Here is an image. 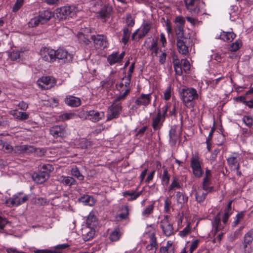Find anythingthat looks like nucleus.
Segmentation results:
<instances>
[{
  "mask_svg": "<svg viewBox=\"0 0 253 253\" xmlns=\"http://www.w3.org/2000/svg\"><path fill=\"white\" fill-rule=\"evenodd\" d=\"M128 93L129 90L127 89L122 94L117 96L114 100L112 104L108 108L107 115V121H110L118 117L122 110L121 101L124 100Z\"/></svg>",
  "mask_w": 253,
  "mask_h": 253,
  "instance_id": "1",
  "label": "nucleus"
},
{
  "mask_svg": "<svg viewBox=\"0 0 253 253\" xmlns=\"http://www.w3.org/2000/svg\"><path fill=\"white\" fill-rule=\"evenodd\" d=\"M180 96L184 105L189 108L194 106L193 101L198 97L196 90L193 88L182 89Z\"/></svg>",
  "mask_w": 253,
  "mask_h": 253,
  "instance_id": "2",
  "label": "nucleus"
},
{
  "mask_svg": "<svg viewBox=\"0 0 253 253\" xmlns=\"http://www.w3.org/2000/svg\"><path fill=\"white\" fill-rule=\"evenodd\" d=\"M77 7L73 6H63L55 10V15L59 20H65L74 16L77 11Z\"/></svg>",
  "mask_w": 253,
  "mask_h": 253,
  "instance_id": "3",
  "label": "nucleus"
},
{
  "mask_svg": "<svg viewBox=\"0 0 253 253\" xmlns=\"http://www.w3.org/2000/svg\"><path fill=\"white\" fill-rule=\"evenodd\" d=\"M253 242V229H252L245 234L241 246V248L244 253H251L252 252Z\"/></svg>",
  "mask_w": 253,
  "mask_h": 253,
  "instance_id": "4",
  "label": "nucleus"
},
{
  "mask_svg": "<svg viewBox=\"0 0 253 253\" xmlns=\"http://www.w3.org/2000/svg\"><path fill=\"white\" fill-rule=\"evenodd\" d=\"M28 199V196L27 195L22 196V194L19 193L14 195L12 197L7 199L5 203L7 206L12 207L17 206L26 202Z\"/></svg>",
  "mask_w": 253,
  "mask_h": 253,
  "instance_id": "5",
  "label": "nucleus"
},
{
  "mask_svg": "<svg viewBox=\"0 0 253 253\" xmlns=\"http://www.w3.org/2000/svg\"><path fill=\"white\" fill-rule=\"evenodd\" d=\"M37 84L42 89H49L55 85L56 80L52 77L44 76L38 80Z\"/></svg>",
  "mask_w": 253,
  "mask_h": 253,
  "instance_id": "6",
  "label": "nucleus"
},
{
  "mask_svg": "<svg viewBox=\"0 0 253 253\" xmlns=\"http://www.w3.org/2000/svg\"><path fill=\"white\" fill-rule=\"evenodd\" d=\"M149 243L146 247V252L147 253H156L158 248V244L155 236V229L149 234Z\"/></svg>",
  "mask_w": 253,
  "mask_h": 253,
  "instance_id": "7",
  "label": "nucleus"
},
{
  "mask_svg": "<svg viewBox=\"0 0 253 253\" xmlns=\"http://www.w3.org/2000/svg\"><path fill=\"white\" fill-rule=\"evenodd\" d=\"M191 166L194 175L197 177H201L203 174V171L201 169L199 157L198 155L196 154L192 157L191 160Z\"/></svg>",
  "mask_w": 253,
  "mask_h": 253,
  "instance_id": "8",
  "label": "nucleus"
},
{
  "mask_svg": "<svg viewBox=\"0 0 253 253\" xmlns=\"http://www.w3.org/2000/svg\"><path fill=\"white\" fill-rule=\"evenodd\" d=\"M40 55L42 58L45 61L53 62L55 61L56 52L53 49L47 47H42L40 50Z\"/></svg>",
  "mask_w": 253,
  "mask_h": 253,
  "instance_id": "9",
  "label": "nucleus"
},
{
  "mask_svg": "<svg viewBox=\"0 0 253 253\" xmlns=\"http://www.w3.org/2000/svg\"><path fill=\"white\" fill-rule=\"evenodd\" d=\"M86 118L92 122H97L104 117V113L102 111L90 110L85 112Z\"/></svg>",
  "mask_w": 253,
  "mask_h": 253,
  "instance_id": "10",
  "label": "nucleus"
},
{
  "mask_svg": "<svg viewBox=\"0 0 253 253\" xmlns=\"http://www.w3.org/2000/svg\"><path fill=\"white\" fill-rule=\"evenodd\" d=\"M91 38L93 41L96 48H104L107 46V38L104 35H97V36H91Z\"/></svg>",
  "mask_w": 253,
  "mask_h": 253,
  "instance_id": "11",
  "label": "nucleus"
},
{
  "mask_svg": "<svg viewBox=\"0 0 253 253\" xmlns=\"http://www.w3.org/2000/svg\"><path fill=\"white\" fill-rule=\"evenodd\" d=\"M56 52V56L55 57V60L58 59L59 60H62L63 62H70L72 61L73 59V55L69 53L67 50L60 48L57 50H55Z\"/></svg>",
  "mask_w": 253,
  "mask_h": 253,
  "instance_id": "12",
  "label": "nucleus"
},
{
  "mask_svg": "<svg viewBox=\"0 0 253 253\" xmlns=\"http://www.w3.org/2000/svg\"><path fill=\"white\" fill-rule=\"evenodd\" d=\"M161 227L164 234L167 236H170L173 234L172 225L167 217H165L161 221Z\"/></svg>",
  "mask_w": 253,
  "mask_h": 253,
  "instance_id": "13",
  "label": "nucleus"
},
{
  "mask_svg": "<svg viewBox=\"0 0 253 253\" xmlns=\"http://www.w3.org/2000/svg\"><path fill=\"white\" fill-rule=\"evenodd\" d=\"M49 132L55 138L63 137L66 134L65 127L63 126H54L50 128Z\"/></svg>",
  "mask_w": 253,
  "mask_h": 253,
  "instance_id": "14",
  "label": "nucleus"
},
{
  "mask_svg": "<svg viewBox=\"0 0 253 253\" xmlns=\"http://www.w3.org/2000/svg\"><path fill=\"white\" fill-rule=\"evenodd\" d=\"M199 2V1L191 0H185L187 9L193 15H197L200 11L198 6Z\"/></svg>",
  "mask_w": 253,
  "mask_h": 253,
  "instance_id": "15",
  "label": "nucleus"
},
{
  "mask_svg": "<svg viewBox=\"0 0 253 253\" xmlns=\"http://www.w3.org/2000/svg\"><path fill=\"white\" fill-rule=\"evenodd\" d=\"M186 38L176 39V45L180 53L186 55L188 53V47L185 44Z\"/></svg>",
  "mask_w": 253,
  "mask_h": 253,
  "instance_id": "16",
  "label": "nucleus"
},
{
  "mask_svg": "<svg viewBox=\"0 0 253 253\" xmlns=\"http://www.w3.org/2000/svg\"><path fill=\"white\" fill-rule=\"evenodd\" d=\"M151 102V94H141L140 96L137 98L135 104L137 106L143 105L146 106L148 105Z\"/></svg>",
  "mask_w": 253,
  "mask_h": 253,
  "instance_id": "17",
  "label": "nucleus"
},
{
  "mask_svg": "<svg viewBox=\"0 0 253 253\" xmlns=\"http://www.w3.org/2000/svg\"><path fill=\"white\" fill-rule=\"evenodd\" d=\"M86 224L91 228H94L98 224V221L96 216V213L91 211L88 215L86 221Z\"/></svg>",
  "mask_w": 253,
  "mask_h": 253,
  "instance_id": "18",
  "label": "nucleus"
},
{
  "mask_svg": "<svg viewBox=\"0 0 253 253\" xmlns=\"http://www.w3.org/2000/svg\"><path fill=\"white\" fill-rule=\"evenodd\" d=\"M152 28V23L150 21L144 22L142 25V29L138 35V41L145 36Z\"/></svg>",
  "mask_w": 253,
  "mask_h": 253,
  "instance_id": "19",
  "label": "nucleus"
},
{
  "mask_svg": "<svg viewBox=\"0 0 253 253\" xmlns=\"http://www.w3.org/2000/svg\"><path fill=\"white\" fill-rule=\"evenodd\" d=\"M65 101L68 105L72 107H78L81 103V99L79 98L73 96H67Z\"/></svg>",
  "mask_w": 253,
  "mask_h": 253,
  "instance_id": "20",
  "label": "nucleus"
},
{
  "mask_svg": "<svg viewBox=\"0 0 253 253\" xmlns=\"http://www.w3.org/2000/svg\"><path fill=\"white\" fill-rule=\"evenodd\" d=\"M34 150L33 147L29 145L17 146L14 148L15 153L17 154L32 152Z\"/></svg>",
  "mask_w": 253,
  "mask_h": 253,
  "instance_id": "21",
  "label": "nucleus"
},
{
  "mask_svg": "<svg viewBox=\"0 0 253 253\" xmlns=\"http://www.w3.org/2000/svg\"><path fill=\"white\" fill-rule=\"evenodd\" d=\"M57 180L65 185L71 186L76 184V180L70 176H60L58 177Z\"/></svg>",
  "mask_w": 253,
  "mask_h": 253,
  "instance_id": "22",
  "label": "nucleus"
},
{
  "mask_svg": "<svg viewBox=\"0 0 253 253\" xmlns=\"http://www.w3.org/2000/svg\"><path fill=\"white\" fill-rule=\"evenodd\" d=\"M235 36L236 35L232 32H222L220 35L219 38L225 42H231L234 40Z\"/></svg>",
  "mask_w": 253,
  "mask_h": 253,
  "instance_id": "23",
  "label": "nucleus"
},
{
  "mask_svg": "<svg viewBox=\"0 0 253 253\" xmlns=\"http://www.w3.org/2000/svg\"><path fill=\"white\" fill-rule=\"evenodd\" d=\"M33 178L36 182L39 184H42L44 182L49 178V177L47 176L46 173L44 174V173L40 171L35 176H33Z\"/></svg>",
  "mask_w": 253,
  "mask_h": 253,
  "instance_id": "24",
  "label": "nucleus"
},
{
  "mask_svg": "<svg viewBox=\"0 0 253 253\" xmlns=\"http://www.w3.org/2000/svg\"><path fill=\"white\" fill-rule=\"evenodd\" d=\"M208 192H205L202 188H198L196 192L195 198L196 200L198 203L203 202L206 199Z\"/></svg>",
  "mask_w": 253,
  "mask_h": 253,
  "instance_id": "25",
  "label": "nucleus"
},
{
  "mask_svg": "<svg viewBox=\"0 0 253 253\" xmlns=\"http://www.w3.org/2000/svg\"><path fill=\"white\" fill-rule=\"evenodd\" d=\"M161 253H174V247L172 243L168 241L166 246H162L160 248Z\"/></svg>",
  "mask_w": 253,
  "mask_h": 253,
  "instance_id": "26",
  "label": "nucleus"
},
{
  "mask_svg": "<svg viewBox=\"0 0 253 253\" xmlns=\"http://www.w3.org/2000/svg\"><path fill=\"white\" fill-rule=\"evenodd\" d=\"M38 17L41 21V24H43L50 20L52 17V14L48 10H44Z\"/></svg>",
  "mask_w": 253,
  "mask_h": 253,
  "instance_id": "27",
  "label": "nucleus"
},
{
  "mask_svg": "<svg viewBox=\"0 0 253 253\" xmlns=\"http://www.w3.org/2000/svg\"><path fill=\"white\" fill-rule=\"evenodd\" d=\"M79 201L86 205L92 206L94 204L93 199L89 195H86L82 196L79 199Z\"/></svg>",
  "mask_w": 253,
  "mask_h": 253,
  "instance_id": "28",
  "label": "nucleus"
},
{
  "mask_svg": "<svg viewBox=\"0 0 253 253\" xmlns=\"http://www.w3.org/2000/svg\"><path fill=\"white\" fill-rule=\"evenodd\" d=\"M93 228H91L90 226L85 227L84 229V239L86 240H89L92 238L94 235V230L93 229Z\"/></svg>",
  "mask_w": 253,
  "mask_h": 253,
  "instance_id": "29",
  "label": "nucleus"
},
{
  "mask_svg": "<svg viewBox=\"0 0 253 253\" xmlns=\"http://www.w3.org/2000/svg\"><path fill=\"white\" fill-rule=\"evenodd\" d=\"M161 114L160 112H159L157 116L153 119L152 127L154 130H157L160 128L161 126Z\"/></svg>",
  "mask_w": 253,
  "mask_h": 253,
  "instance_id": "30",
  "label": "nucleus"
},
{
  "mask_svg": "<svg viewBox=\"0 0 253 253\" xmlns=\"http://www.w3.org/2000/svg\"><path fill=\"white\" fill-rule=\"evenodd\" d=\"M112 10V7L111 6L106 5L100 11V16L103 18H106L110 15Z\"/></svg>",
  "mask_w": 253,
  "mask_h": 253,
  "instance_id": "31",
  "label": "nucleus"
},
{
  "mask_svg": "<svg viewBox=\"0 0 253 253\" xmlns=\"http://www.w3.org/2000/svg\"><path fill=\"white\" fill-rule=\"evenodd\" d=\"M122 235V233L119 229H115L111 233L109 238L112 242L118 241Z\"/></svg>",
  "mask_w": 253,
  "mask_h": 253,
  "instance_id": "32",
  "label": "nucleus"
},
{
  "mask_svg": "<svg viewBox=\"0 0 253 253\" xmlns=\"http://www.w3.org/2000/svg\"><path fill=\"white\" fill-rule=\"evenodd\" d=\"M107 61L110 65L114 64L116 63L120 62L118 58V53H114L108 56Z\"/></svg>",
  "mask_w": 253,
  "mask_h": 253,
  "instance_id": "33",
  "label": "nucleus"
},
{
  "mask_svg": "<svg viewBox=\"0 0 253 253\" xmlns=\"http://www.w3.org/2000/svg\"><path fill=\"white\" fill-rule=\"evenodd\" d=\"M184 25H177L175 28V32L176 35V39L185 38L184 37Z\"/></svg>",
  "mask_w": 253,
  "mask_h": 253,
  "instance_id": "34",
  "label": "nucleus"
},
{
  "mask_svg": "<svg viewBox=\"0 0 253 253\" xmlns=\"http://www.w3.org/2000/svg\"><path fill=\"white\" fill-rule=\"evenodd\" d=\"M71 174L76 177L79 180H83L84 176L80 173L78 168L77 167H73L71 170Z\"/></svg>",
  "mask_w": 253,
  "mask_h": 253,
  "instance_id": "35",
  "label": "nucleus"
},
{
  "mask_svg": "<svg viewBox=\"0 0 253 253\" xmlns=\"http://www.w3.org/2000/svg\"><path fill=\"white\" fill-rule=\"evenodd\" d=\"M53 170V168L51 165L50 164H45L42 165L40 169V171L44 173V174L46 173L48 177L49 176L50 173Z\"/></svg>",
  "mask_w": 253,
  "mask_h": 253,
  "instance_id": "36",
  "label": "nucleus"
},
{
  "mask_svg": "<svg viewBox=\"0 0 253 253\" xmlns=\"http://www.w3.org/2000/svg\"><path fill=\"white\" fill-rule=\"evenodd\" d=\"M150 50L152 51V54L153 55L157 56L159 49L157 47V41L152 40L151 45L148 47Z\"/></svg>",
  "mask_w": 253,
  "mask_h": 253,
  "instance_id": "37",
  "label": "nucleus"
},
{
  "mask_svg": "<svg viewBox=\"0 0 253 253\" xmlns=\"http://www.w3.org/2000/svg\"><path fill=\"white\" fill-rule=\"evenodd\" d=\"M130 33V30H129L127 28L125 27L123 29V36L122 41L124 44H126L127 43L129 38Z\"/></svg>",
  "mask_w": 253,
  "mask_h": 253,
  "instance_id": "38",
  "label": "nucleus"
},
{
  "mask_svg": "<svg viewBox=\"0 0 253 253\" xmlns=\"http://www.w3.org/2000/svg\"><path fill=\"white\" fill-rule=\"evenodd\" d=\"M169 179L170 176L168 174V171L167 169H165L162 178L163 185H168L169 183Z\"/></svg>",
  "mask_w": 253,
  "mask_h": 253,
  "instance_id": "39",
  "label": "nucleus"
},
{
  "mask_svg": "<svg viewBox=\"0 0 253 253\" xmlns=\"http://www.w3.org/2000/svg\"><path fill=\"white\" fill-rule=\"evenodd\" d=\"M39 24H41V21L39 17L37 16L32 18L28 24L29 27H35L39 25Z\"/></svg>",
  "mask_w": 253,
  "mask_h": 253,
  "instance_id": "40",
  "label": "nucleus"
},
{
  "mask_svg": "<svg viewBox=\"0 0 253 253\" xmlns=\"http://www.w3.org/2000/svg\"><path fill=\"white\" fill-rule=\"evenodd\" d=\"M126 23L128 27H132L134 25V19L130 13H127L126 16Z\"/></svg>",
  "mask_w": 253,
  "mask_h": 253,
  "instance_id": "41",
  "label": "nucleus"
},
{
  "mask_svg": "<svg viewBox=\"0 0 253 253\" xmlns=\"http://www.w3.org/2000/svg\"><path fill=\"white\" fill-rule=\"evenodd\" d=\"M176 196L177 201L179 204H183L187 201L188 198L185 197L184 195L180 192L176 193Z\"/></svg>",
  "mask_w": 253,
  "mask_h": 253,
  "instance_id": "42",
  "label": "nucleus"
},
{
  "mask_svg": "<svg viewBox=\"0 0 253 253\" xmlns=\"http://www.w3.org/2000/svg\"><path fill=\"white\" fill-rule=\"evenodd\" d=\"M243 121L249 127L253 126V118L250 116H245L243 118Z\"/></svg>",
  "mask_w": 253,
  "mask_h": 253,
  "instance_id": "43",
  "label": "nucleus"
},
{
  "mask_svg": "<svg viewBox=\"0 0 253 253\" xmlns=\"http://www.w3.org/2000/svg\"><path fill=\"white\" fill-rule=\"evenodd\" d=\"M22 52L18 50H13L9 55V57L11 60L14 61L19 58Z\"/></svg>",
  "mask_w": 253,
  "mask_h": 253,
  "instance_id": "44",
  "label": "nucleus"
},
{
  "mask_svg": "<svg viewBox=\"0 0 253 253\" xmlns=\"http://www.w3.org/2000/svg\"><path fill=\"white\" fill-rule=\"evenodd\" d=\"M219 223V218L216 217L213 222H212V227H213V230L214 232V235H215L217 233V232L219 231H220L219 229L218 224Z\"/></svg>",
  "mask_w": 253,
  "mask_h": 253,
  "instance_id": "45",
  "label": "nucleus"
},
{
  "mask_svg": "<svg viewBox=\"0 0 253 253\" xmlns=\"http://www.w3.org/2000/svg\"><path fill=\"white\" fill-rule=\"evenodd\" d=\"M245 216V213L244 211H241L238 213L236 216V219L235 221L233 222V224L234 226H236L240 222L241 220H242Z\"/></svg>",
  "mask_w": 253,
  "mask_h": 253,
  "instance_id": "46",
  "label": "nucleus"
},
{
  "mask_svg": "<svg viewBox=\"0 0 253 253\" xmlns=\"http://www.w3.org/2000/svg\"><path fill=\"white\" fill-rule=\"evenodd\" d=\"M191 231V227L189 223L183 229V230L179 232V235L181 237H184L190 234Z\"/></svg>",
  "mask_w": 253,
  "mask_h": 253,
  "instance_id": "47",
  "label": "nucleus"
},
{
  "mask_svg": "<svg viewBox=\"0 0 253 253\" xmlns=\"http://www.w3.org/2000/svg\"><path fill=\"white\" fill-rule=\"evenodd\" d=\"M214 130H215L214 128H213V127L211 128V131L209 133V136L206 140V143L207 144V148L209 151H210L211 149V140L213 133L214 132Z\"/></svg>",
  "mask_w": 253,
  "mask_h": 253,
  "instance_id": "48",
  "label": "nucleus"
},
{
  "mask_svg": "<svg viewBox=\"0 0 253 253\" xmlns=\"http://www.w3.org/2000/svg\"><path fill=\"white\" fill-rule=\"evenodd\" d=\"M181 66L183 68V70L186 72L189 71L190 68V65L189 61L186 59H182L181 61Z\"/></svg>",
  "mask_w": 253,
  "mask_h": 253,
  "instance_id": "49",
  "label": "nucleus"
},
{
  "mask_svg": "<svg viewBox=\"0 0 253 253\" xmlns=\"http://www.w3.org/2000/svg\"><path fill=\"white\" fill-rule=\"evenodd\" d=\"M24 0H16L12 9L14 12L17 11L23 5Z\"/></svg>",
  "mask_w": 253,
  "mask_h": 253,
  "instance_id": "50",
  "label": "nucleus"
},
{
  "mask_svg": "<svg viewBox=\"0 0 253 253\" xmlns=\"http://www.w3.org/2000/svg\"><path fill=\"white\" fill-rule=\"evenodd\" d=\"M242 44L239 41H236L235 42L232 43L230 45V51H236L238 50L241 46Z\"/></svg>",
  "mask_w": 253,
  "mask_h": 253,
  "instance_id": "51",
  "label": "nucleus"
},
{
  "mask_svg": "<svg viewBox=\"0 0 253 253\" xmlns=\"http://www.w3.org/2000/svg\"><path fill=\"white\" fill-rule=\"evenodd\" d=\"M114 83L113 80L107 78L105 80L101 82L102 85L103 87H109L111 86Z\"/></svg>",
  "mask_w": 253,
  "mask_h": 253,
  "instance_id": "52",
  "label": "nucleus"
},
{
  "mask_svg": "<svg viewBox=\"0 0 253 253\" xmlns=\"http://www.w3.org/2000/svg\"><path fill=\"white\" fill-rule=\"evenodd\" d=\"M29 118V115L27 113L24 112H19L16 119L23 121L27 120Z\"/></svg>",
  "mask_w": 253,
  "mask_h": 253,
  "instance_id": "53",
  "label": "nucleus"
},
{
  "mask_svg": "<svg viewBox=\"0 0 253 253\" xmlns=\"http://www.w3.org/2000/svg\"><path fill=\"white\" fill-rule=\"evenodd\" d=\"M180 186L176 178H173L171 184L169 187V190H174L175 188H180Z\"/></svg>",
  "mask_w": 253,
  "mask_h": 253,
  "instance_id": "54",
  "label": "nucleus"
},
{
  "mask_svg": "<svg viewBox=\"0 0 253 253\" xmlns=\"http://www.w3.org/2000/svg\"><path fill=\"white\" fill-rule=\"evenodd\" d=\"M102 0H92L90 1V5L94 8H99L102 5Z\"/></svg>",
  "mask_w": 253,
  "mask_h": 253,
  "instance_id": "55",
  "label": "nucleus"
},
{
  "mask_svg": "<svg viewBox=\"0 0 253 253\" xmlns=\"http://www.w3.org/2000/svg\"><path fill=\"white\" fill-rule=\"evenodd\" d=\"M153 209V205H151L146 208V209L142 212V214L144 216H148L149 214L152 212Z\"/></svg>",
  "mask_w": 253,
  "mask_h": 253,
  "instance_id": "56",
  "label": "nucleus"
},
{
  "mask_svg": "<svg viewBox=\"0 0 253 253\" xmlns=\"http://www.w3.org/2000/svg\"><path fill=\"white\" fill-rule=\"evenodd\" d=\"M123 80H124V85L126 87V90L127 89H128L129 91L130 89L129 88V85L130 84V81H131V76H130V75H127L125 78H124L123 79Z\"/></svg>",
  "mask_w": 253,
  "mask_h": 253,
  "instance_id": "57",
  "label": "nucleus"
},
{
  "mask_svg": "<svg viewBox=\"0 0 253 253\" xmlns=\"http://www.w3.org/2000/svg\"><path fill=\"white\" fill-rule=\"evenodd\" d=\"M174 68L177 75H181L182 74V66L179 63H176L174 64Z\"/></svg>",
  "mask_w": 253,
  "mask_h": 253,
  "instance_id": "58",
  "label": "nucleus"
},
{
  "mask_svg": "<svg viewBox=\"0 0 253 253\" xmlns=\"http://www.w3.org/2000/svg\"><path fill=\"white\" fill-rule=\"evenodd\" d=\"M171 96V87L169 86L164 92V98L165 100H169Z\"/></svg>",
  "mask_w": 253,
  "mask_h": 253,
  "instance_id": "59",
  "label": "nucleus"
},
{
  "mask_svg": "<svg viewBox=\"0 0 253 253\" xmlns=\"http://www.w3.org/2000/svg\"><path fill=\"white\" fill-rule=\"evenodd\" d=\"M74 116V115L72 113H65L61 115L60 118L62 121H65L72 118Z\"/></svg>",
  "mask_w": 253,
  "mask_h": 253,
  "instance_id": "60",
  "label": "nucleus"
},
{
  "mask_svg": "<svg viewBox=\"0 0 253 253\" xmlns=\"http://www.w3.org/2000/svg\"><path fill=\"white\" fill-rule=\"evenodd\" d=\"M232 212L226 211H224V213L222 217V222L224 224H226L228 221L229 217L232 214Z\"/></svg>",
  "mask_w": 253,
  "mask_h": 253,
  "instance_id": "61",
  "label": "nucleus"
},
{
  "mask_svg": "<svg viewBox=\"0 0 253 253\" xmlns=\"http://www.w3.org/2000/svg\"><path fill=\"white\" fill-rule=\"evenodd\" d=\"M199 243V240H196L193 241L191 243L190 248V253H192L194 250H195L198 247V244Z\"/></svg>",
  "mask_w": 253,
  "mask_h": 253,
  "instance_id": "62",
  "label": "nucleus"
},
{
  "mask_svg": "<svg viewBox=\"0 0 253 253\" xmlns=\"http://www.w3.org/2000/svg\"><path fill=\"white\" fill-rule=\"evenodd\" d=\"M167 53L165 52H163L159 56V62L161 64H164L166 60Z\"/></svg>",
  "mask_w": 253,
  "mask_h": 253,
  "instance_id": "63",
  "label": "nucleus"
},
{
  "mask_svg": "<svg viewBox=\"0 0 253 253\" xmlns=\"http://www.w3.org/2000/svg\"><path fill=\"white\" fill-rule=\"evenodd\" d=\"M2 149L7 152H10L12 150H14V148H13L10 145L5 143H4L2 146Z\"/></svg>",
  "mask_w": 253,
  "mask_h": 253,
  "instance_id": "64",
  "label": "nucleus"
}]
</instances>
